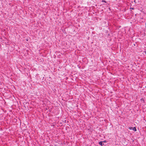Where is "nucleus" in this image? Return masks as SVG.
Returning <instances> with one entry per match:
<instances>
[{"mask_svg":"<svg viewBox=\"0 0 146 146\" xmlns=\"http://www.w3.org/2000/svg\"><path fill=\"white\" fill-rule=\"evenodd\" d=\"M141 101L142 100L143 101H144V99L143 98H142L141 99Z\"/></svg>","mask_w":146,"mask_h":146,"instance_id":"obj_5","label":"nucleus"},{"mask_svg":"<svg viewBox=\"0 0 146 146\" xmlns=\"http://www.w3.org/2000/svg\"><path fill=\"white\" fill-rule=\"evenodd\" d=\"M103 142L102 141H100L99 143V145H100L101 146H103V145H104V143H103Z\"/></svg>","mask_w":146,"mask_h":146,"instance_id":"obj_2","label":"nucleus"},{"mask_svg":"<svg viewBox=\"0 0 146 146\" xmlns=\"http://www.w3.org/2000/svg\"><path fill=\"white\" fill-rule=\"evenodd\" d=\"M130 130H134V131H137V129L135 127H130L129 128Z\"/></svg>","mask_w":146,"mask_h":146,"instance_id":"obj_1","label":"nucleus"},{"mask_svg":"<svg viewBox=\"0 0 146 146\" xmlns=\"http://www.w3.org/2000/svg\"><path fill=\"white\" fill-rule=\"evenodd\" d=\"M102 2H105V3H106V1L104 0H102Z\"/></svg>","mask_w":146,"mask_h":146,"instance_id":"obj_3","label":"nucleus"},{"mask_svg":"<svg viewBox=\"0 0 146 146\" xmlns=\"http://www.w3.org/2000/svg\"><path fill=\"white\" fill-rule=\"evenodd\" d=\"M103 142H106V141H103Z\"/></svg>","mask_w":146,"mask_h":146,"instance_id":"obj_6","label":"nucleus"},{"mask_svg":"<svg viewBox=\"0 0 146 146\" xmlns=\"http://www.w3.org/2000/svg\"><path fill=\"white\" fill-rule=\"evenodd\" d=\"M130 9H133H133H134V8H130Z\"/></svg>","mask_w":146,"mask_h":146,"instance_id":"obj_4","label":"nucleus"}]
</instances>
